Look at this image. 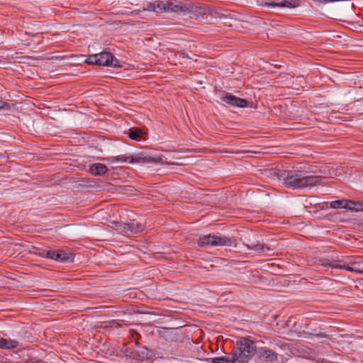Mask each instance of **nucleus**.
Wrapping results in <instances>:
<instances>
[{
    "label": "nucleus",
    "mask_w": 363,
    "mask_h": 363,
    "mask_svg": "<svg viewBox=\"0 0 363 363\" xmlns=\"http://www.w3.org/2000/svg\"><path fill=\"white\" fill-rule=\"evenodd\" d=\"M237 350L233 353V357L230 359L227 357H218L213 358L196 357L199 361L209 362L211 363H239L247 362L249 358L256 353V347L254 342L247 338H240L237 341Z\"/></svg>",
    "instance_id": "obj_1"
},
{
    "label": "nucleus",
    "mask_w": 363,
    "mask_h": 363,
    "mask_svg": "<svg viewBox=\"0 0 363 363\" xmlns=\"http://www.w3.org/2000/svg\"><path fill=\"white\" fill-rule=\"evenodd\" d=\"M279 177L283 178V184L292 189L311 187L320 182L319 177L304 175L297 172H289L287 174L285 172H280Z\"/></svg>",
    "instance_id": "obj_2"
},
{
    "label": "nucleus",
    "mask_w": 363,
    "mask_h": 363,
    "mask_svg": "<svg viewBox=\"0 0 363 363\" xmlns=\"http://www.w3.org/2000/svg\"><path fill=\"white\" fill-rule=\"evenodd\" d=\"M198 244L203 247L234 246L235 240L232 238L221 237L214 235H202L199 238Z\"/></svg>",
    "instance_id": "obj_3"
},
{
    "label": "nucleus",
    "mask_w": 363,
    "mask_h": 363,
    "mask_svg": "<svg viewBox=\"0 0 363 363\" xmlns=\"http://www.w3.org/2000/svg\"><path fill=\"white\" fill-rule=\"evenodd\" d=\"M116 229L121 233L133 235L141 232L143 225L136 220H131L129 223H117Z\"/></svg>",
    "instance_id": "obj_4"
},
{
    "label": "nucleus",
    "mask_w": 363,
    "mask_h": 363,
    "mask_svg": "<svg viewBox=\"0 0 363 363\" xmlns=\"http://www.w3.org/2000/svg\"><path fill=\"white\" fill-rule=\"evenodd\" d=\"M328 265L334 269H345L356 274H363V269H361L357 267L358 264L357 262H352L351 265H350L342 260L333 259L329 262Z\"/></svg>",
    "instance_id": "obj_5"
},
{
    "label": "nucleus",
    "mask_w": 363,
    "mask_h": 363,
    "mask_svg": "<svg viewBox=\"0 0 363 363\" xmlns=\"http://www.w3.org/2000/svg\"><path fill=\"white\" fill-rule=\"evenodd\" d=\"M220 100L222 103L234 107L245 108L247 106V101L245 99L231 94L223 96Z\"/></svg>",
    "instance_id": "obj_6"
},
{
    "label": "nucleus",
    "mask_w": 363,
    "mask_h": 363,
    "mask_svg": "<svg viewBox=\"0 0 363 363\" xmlns=\"http://www.w3.org/2000/svg\"><path fill=\"white\" fill-rule=\"evenodd\" d=\"M97 65L101 66H111L116 67L118 62L113 58V55L110 52H101L97 53Z\"/></svg>",
    "instance_id": "obj_7"
},
{
    "label": "nucleus",
    "mask_w": 363,
    "mask_h": 363,
    "mask_svg": "<svg viewBox=\"0 0 363 363\" xmlns=\"http://www.w3.org/2000/svg\"><path fill=\"white\" fill-rule=\"evenodd\" d=\"M257 354L262 361L265 362H275L277 361V354L272 350L267 347H261L257 351Z\"/></svg>",
    "instance_id": "obj_8"
},
{
    "label": "nucleus",
    "mask_w": 363,
    "mask_h": 363,
    "mask_svg": "<svg viewBox=\"0 0 363 363\" xmlns=\"http://www.w3.org/2000/svg\"><path fill=\"white\" fill-rule=\"evenodd\" d=\"M264 5L269 8H291L296 6V2L292 0H268Z\"/></svg>",
    "instance_id": "obj_9"
},
{
    "label": "nucleus",
    "mask_w": 363,
    "mask_h": 363,
    "mask_svg": "<svg viewBox=\"0 0 363 363\" xmlns=\"http://www.w3.org/2000/svg\"><path fill=\"white\" fill-rule=\"evenodd\" d=\"M130 164L133 163H150L154 161V158L151 156L145 155L143 153H139L134 156L130 155Z\"/></svg>",
    "instance_id": "obj_10"
},
{
    "label": "nucleus",
    "mask_w": 363,
    "mask_h": 363,
    "mask_svg": "<svg viewBox=\"0 0 363 363\" xmlns=\"http://www.w3.org/2000/svg\"><path fill=\"white\" fill-rule=\"evenodd\" d=\"M18 342L10 337L0 336V348L4 350H11L17 347Z\"/></svg>",
    "instance_id": "obj_11"
},
{
    "label": "nucleus",
    "mask_w": 363,
    "mask_h": 363,
    "mask_svg": "<svg viewBox=\"0 0 363 363\" xmlns=\"http://www.w3.org/2000/svg\"><path fill=\"white\" fill-rule=\"evenodd\" d=\"M146 133L139 128H130L128 132V136L130 139L136 141L145 140Z\"/></svg>",
    "instance_id": "obj_12"
},
{
    "label": "nucleus",
    "mask_w": 363,
    "mask_h": 363,
    "mask_svg": "<svg viewBox=\"0 0 363 363\" xmlns=\"http://www.w3.org/2000/svg\"><path fill=\"white\" fill-rule=\"evenodd\" d=\"M248 249L253 250L258 255H269V251H271V248L267 245L262 243L255 244L252 246L247 245Z\"/></svg>",
    "instance_id": "obj_13"
},
{
    "label": "nucleus",
    "mask_w": 363,
    "mask_h": 363,
    "mask_svg": "<svg viewBox=\"0 0 363 363\" xmlns=\"http://www.w3.org/2000/svg\"><path fill=\"white\" fill-rule=\"evenodd\" d=\"M107 170L106 166L101 163L93 164L89 167V172L94 175H103Z\"/></svg>",
    "instance_id": "obj_14"
},
{
    "label": "nucleus",
    "mask_w": 363,
    "mask_h": 363,
    "mask_svg": "<svg viewBox=\"0 0 363 363\" xmlns=\"http://www.w3.org/2000/svg\"><path fill=\"white\" fill-rule=\"evenodd\" d=\"M72 255L69 252H67L62 250H57L55 256V261L65 262L68 261H72Z\"/></svg>",
    "instance_id": "obj_15"
},
{
    "label": "nucleus",
    "mask_w": 363,
    "mask_h": 363,
    "mask_svg": "<svg viewBox=\"0 0 363 363\" xmlns=\"http://www.w3.org/2000/svg\"><path fill=\"white\" fill-rule=\"evenodd\" d=\"M111 163H129L130 162V155H118L106 159H104Z\"/></svg>",
    "instance_id": "obj_16"
},
{
    "label": "nucleus",
    "mask_w": 363,
    "mask_h": 363,
    "mask_svg": "<svg viewBox=\"0 0 363 363\" xmlns=\"http://www.w3.org/2000/svg\"><path fill=\"white\" fill-rule=\"evenodd\" d=\"M347 210L352 211H363V203H357L352 201H347Z\"/></svg>",
    "instance_id": "obj_17"
},
{
    "label": "nucleus",
    "mask_w": 363,
    "mask_h": 363,
    "mask_svg": "<svg viewBox=\"0 0 363 363\" xmlns=\"http://www.w3.org/2000/svg\"><path fill=\"white\" fill-rule=\"evenodd\" d=\"M198 11H199V14L201 15V16L200 18V19H201V20H205L206 18L204 16V15L213 14V11L209 8H207V7L200 8V9H199Z\"/></svg>",
    "instance_id": "obj_18"
},
{
    "label": "nucleus",
    "mask_w": 363,
    "mask_h": 363,
    "mask_svg": "<svg viewBox=\"0 0 363 363\" xmlns=\"http://www.w3.org/2000/svg\"><path fill=\"white\" fill-rule=\"evenodd\" d=\"M56 252L55 250H46L43 252V255L48 259L55 260Z\"/></svg>",
    "instance_id": "obj_19"
},
{
    "label": "nucleus",
    "mask_w": 363,
    "mask_h": 363,
    "mask_svg": "<svg viewBox=\"0 0 363 363\" xmlns=\"http://www.w3.org/2000/svg\"><path fill=\"white\" fill-rule=\"evenodd\" d=\"M141 353H142L141 354H133V358L135 359H138V361H141V362L145 361V358H147V354L146 352V349L143 350Z\"/></svg>",
    "instance_id": "obj_20"
},
{
    "label": "nucleus",
    "mask_w": 363,
    "mask_h": 363,
    "mask_svg": "<svg viewBox=\"0 0 363 363\" xmlns=\"http://www.w3.org/2000/svg\"><path fill=\"white\" fill-rule=\"evenodd\" d=\"M97 55L96 54L89 55L86 60V62L88 64H95L97 65Z\"/></svg>",
    "instance_id": "obj_21"
},
{
    "label": "nucleus",
    "mask_w": 363,
    "mask_h": 363,
    "mask_svg": "<svg viewBox=\"0 0 363 363\" xmlns=\"http://www.w3.org/2000/svg\"><path fill=\"white\" fill-rule=\"evenodd\" d=\"M168 9H170L172 11L177 12L182 9V6L179 4H169Z\"/></svg>",
    "instance_id": "obj_22"
},
{
    "label": "nucleus",
    "mask_w": 363,
    "mask_h": 363,
    "mask_svg": "<svg viewBox=\"0 0 363 363\" xmlns=\"http://www.w3.org/2000/svg\"><path fill=\"white\" fill-rule=\"evenodd\" d=\"M330 206L332 208H341V203L340 200H336L330 202Z\"/></svg>",
    "instance_id": "obj_23"
},
{
    "label": "nucleus",
    "mask_w": 363,
    "mask_h": 363,
    "mask_svg": "<svg viewBox=\"0 0 363 363\" xmlns=\"http://www.w3.org/2000/svg\"><path fill=\"white\" fill-rule=\"evenodd\" d=\"M347 201L348 200H340L341 208H347Z\"/></svg>",
    "instance_id": "obj_24"
},
{
    "label": "nucleus",
    "mask_w": 363,
    "mask_h": 363,
    "mask_svg": "<svg viewBox=\"0 0 363 363\" xmlns=\"http://www.w3.org/2000/svg\"><path fill=\"white\" fill-rule=\"evenodd\" d=\"M5 102L4 101L0 100V109L4 108L5 106Z\"/></svg>",
    "instance_id": "obj_25"
}]
</instances>
